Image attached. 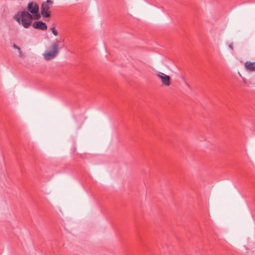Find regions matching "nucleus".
<instances>
[{
	"label": "nucleus",
	"instance_id": "0eeeda50",
	"mask_svg": "<svg viewBox=\"0 0 255 255\" xmlns=\"http://www.w3.org/2000/svg\"><path fill=\"white\" fill-rule=\"evenodd\" d=\"M244 67L246 71L249 72L255 71V62L246 61L244 63Z\"/></svg>",
	"mask_w": 255,
	"mask_h": 255
},
{
	"label": "nucleus",
	"instance_id": "9d476101",
	"mask_svg": "<svg viewBox=\"0 0 255 255\" xmlns=\"http://www.w3.org/2000/svg\"><path fill=\"white\" fill-rule=\"evenodd\" d=\"M18 52H19V56L20 57H22L24 56V54L22 53V52L21 51L20 49V51H18Z\"/></svg>",
	"mask_w": 255,
	"mask_h": 255
},
{
	"label": "nucleus",
	"instance_id": "6e6552de",
	"mask_svg": "<svg viewBox=\"0 0 255 255\" xmlns=\"http://www.w3.org/2000/svg\"><path fill=\"white\" fill-rule=\"evenodd\" d=\"M51 31L55 36L58 35V32L54 27L51 28Z\"/></svg>",
	"mask_w": 255,
	"mask_h": 255
},
{
	"label": "nucleus",
	"instance_id": "39448f33",
	"mask_svg": "<svg viewBox=\"0 0 255 255\" xmlns=\"http://www.w3.org/2000/svg\"><path fill=\"white\" fill-rule=\"evenodd\" d=\"M27 10L33 15L39 14L38 13L39 6L36 2H29L27 5Z\"/></svg>",
	"mask_w": 255,
	"mask_h": 255
},
{
	"label": "nucleus",
	"instance_id": "9b49d317",
	"mask_svg": "<svg viewBox=\"0 0 255 255\" xmlns=\"http://www.w3.org/2000/svg\"><path fill=\"white\" fill-rule=\"evenodd\" d=\"M229 47L230 48V49H231L232 51H233V50H234L233 44L232 43H231L229 44Z\"/></svg>",
	"mask_w": 255,
	"mask_h": 255
},
{
	"label": "nucleus",
	"instance_id": "7ed1b4c3",
	"mask_svg": "<svg viewBox=\"0 0 255 255\" xmlns=\"http://www.w3.org/2000/svg\"><path fill=\"white\" fill-rule=\"evenodd\" d=\"M53 2L51 0H47L44 2L41 5V12L43 17H48L50 16L49 9L52 6Z\"/></svg>",
	"mask_w": 255,
	"mask_h": 255
},
{
	"label": "nucleus",
	"instance_id": "f257e3e1",
	"mask_svg": "<svg viewBox=\"0 0 255 255\" xmlns=\"http://www.w3.org/2000/svg\"><path fill=\"white\" fill-rule=\"evenodd\" d=\"M40 18V14L32 15L25 10L17 12L14 16V19L25 28H28L31 25L33 19Z\"/></svg>",
	"mask_w": 255,
	"mask_h": 255
},
{
	"label": "nucleus",
	"instance_id": "423d86ee",
	"mask_svg": "<svg viewBox=\"0 0 255 255\" xmlns=\"http://www.w3.org/2000/svg\"><path fill=\"white\" fill-rule=\"evenodd\" d=\"M32 26L35 29L42 30H45L47 28L46 23L41 21H34L32 24Z\"/></svg>",
	"mask_w": 255,
	"mask_h": 255
},
{
	"label": "nucleus",
	"instance_id": "20e7f679",
	"mask_svg": "<svg viewBox=\"0 0 255 255\" xmlns=\"http://www.w3.org/2000/svg\"><path fill=\"white\" fill-rule=\"evenodd\" d=\"M157 77L161 80L162 83L165 86H169L170 85V77L169 76L162 72H159L157 74Z\"/></svg>",
	"mask_w": 255,
	"mask_h": 255
},
{
	"label": "nucleus",
	"instance_id": "1a4fd4ad",
	"mask_svg": "<svg viewBox=\"0 0 255 255\" xmlns=\"http://www.w3.org/2000/svg\"><path fill=\"white\" fill-rule=\"evenodd\" d=\"M13 46L14 48L17 49L18 50V51H20V48L19 46H18L17 45H16V44H14Z\"/></svg>",
	"mask_w": 255,
	"mask_h": 255
},
{
	"label": "nucleus",
	"instance_id": "f03ea898",
	"mask_svg": "<svg viewBox=\"0 0 255 255\" xmlns=\"http://www.w3.org/2000/svg\"><path fill=\"white\" fill-rule=\"evenodd\" d=\"M59 48L58 41H54L49 47V50L43 53L45 59L50 60L55 58L59 53Z\"/></svg>",
	"mask_w": 255,
	"mask_h": 255
}]
</instances>
